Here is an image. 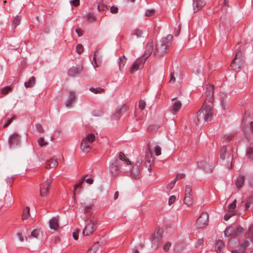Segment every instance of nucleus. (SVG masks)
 Instances as JSON below:
<instances>
[{"label": "nucleus", "mask_w": 253, "mask_h": 253, "mask_svg": "<svg viewBox=\"0 0 253 253\" xmlns=\"http://www.w3.org/2000/svg\"><path fill=\"white\" fill-rule=\"evenodd\" d=\"M162 239V232L159 230H156L149 238L151 243V248L154 250L157 249L159 247Z\"/></svg>", "instance_id": "nucleus-5"}, {"label": "nucleus", "mask_w": 253, "mask_h": 253, "mask_svg": "<svg viewBox=\"0 0 253 253\" xmlns=\"http://www.w3.org/2000/svg\"><path fill=\"white\" fill-rule=\"evenodd\" d=\"M87 19L88 22H92L95 20V17L93 15L89 14L87 15Z\"/></svg>", "instance_id": "nucleus-54"}, {"label": "nucleus", "mask_w": 253, "mask_h": 253, "mask_svg": "<svg viewBox=\"0 0 253 253\" xmlns=\"http://www.w3.org/2000/svg\"><path fill=\"white\" fill-rule=\"evenodd\" d=\"M97 7L99 11H104L107 8L106 5L102 1L98 3Z\"/></svg>", "instance_id": "nucleus-44"}, {"label": "nucleus", "mask_w": 253, "mask_h": 253, "mask_svg": "<svg viewBox=\"0 0 253 253\" xmlns=\"http://www.w3.org/2000/svg\"><path fill=\"white\" fill-rule=\"evenodd\" d=\"M206 4L205 0H193L194 12L196 13L200 10Z\"/></svg>", "instance_id": "nucleus-12"}, {"label": "nucleus", "mask_w": 253, "mask_h": 253, "mask_svg": "<svg viewBox=\"0 0 253 253\" xmlns=\"http://www.w3.org/2000/svg\"><path fill=\"white\" fill-rule=\"evenodd\" d=\"M30 216V208L29 207H26L23 211L22 214V219L26 220Z\"/></svg>", "instance_id": "nucleus-33"}, {"label": "nucleus", "mask_w": 253, "mask_h": 253, "mask_svg": "<svg viewBox=\"0 0 253 253\" xmlns=\"http://www.w3.org/2000/svg\"><path fill=\"white\" fill-rule=\"evenodd\" d=\"M71 4H73L75 6H77L80 4V0H73L70 1Z\"/></svg>", "instance_id": "nucleus-62"}, {"label": "nucleus", "mask_w": 253, "mask_h": 253, "mask_svg": "<svg viewBox=\"0 0 253 253\" xmlns=\"http://www.w3.org/2000/svg\"><path fill=\"white\" fill-rule=\"evenodd\" d=\"M185 176V175L184 173H178L176 175V176L174 180H175L176 181H177V180L178 179H182V178H184Z\"/></svg>", "instance_id": "nucleus-58"}, {"label": "nucleus", "mask_w": 253, "mask_h": 253, "mask_svg": "<svg viewBox=\"0 0 253 253\" xmlns=\"http://www.w3.org/2000/svg\"><path fill=\"white\" fill-rule=\"evenodd\" d=\"M248 242H245L241 246V248L237 251L232 252L233 253H244L245 251L246 247L248 246Z\"/></svg>", "instance_id": "nucleus-35"}, {"label": "nucleus", "mask_w": 253, "mask_h": 253, "mask_svg": "<svg viewBox=\"0 0 253 253\" xmlns=\"http://www.w3.org/2000/svg\"><path fill=\"white\" fill-rule=\"evenodd\" d=\"M38 142L41 147L45 146L47 145V142L44 141V139L42 137L40 138L38 140Z\"/></svg>", "instance_id": "nucleus-43"}, {"label": "nucleus", "mask_w": 253, "mask_h": 253, "mask_svg": "<svg viewBox=\"0 0 253 253\" xmlns=\"http://www.w3.org/2000/svg\"><path fill=\"white\" fill-rule=\"evenodd\" d=\"M213 116L212 107L211 105L205 102L202 108L197 113L195 123L198 126L206 125L211 121Z\"/></svg>", "instance_id": "nucleus-1"}, {"label": "nucleus", "mask_w": 253, "mask_h": 253, "mask_svg": "<svg viewBox=\"0 0 253 253\" xmlns=\"http://www.w3.org/2000/svg\"><path fill=\"white\" fill-rule=\"evenodd\" d=\"M153 151L156 156H160L162 154V148L159 145L157 144L155 146Z\"/></svg>", "instance_id": "nucleus-38"}, {"label": "nucleus", "mask_w": 253, "mask_h": 253, "mask_svg": "<svg viewBox=\"0 0 253 253\" xmlns=\"http://www.w3.org/2000/svg\"><path fill=\"white\" fill-rule=\"evenodd\" d=\"M245 177L244 176H240L236 180V184L238 188L242 187L244 183Z\"/></svg>", "instance_id": "nucleus-27"}, {"label": "nucleus", "mask_w": 253, "mask_h": 253, "mask_svg": "<svg viewBox=\"0 0 253 253\" xmlns=\"http://www.w3.org/2000/svg\"><path fill=\"white\" fill-rule=\"evenodd\" d=\"M145 62V59H143L142 57L138 58L131 66L130 68V73L132 74L140 68H142Z\"/></svg>", "instance_id": "nucleus-9"}, {"label": "nucleus", "mask_w": 253, "mask_h": 253, "mask_svg": "<svg viewBox=\"0 0 253 253\" xmlns=\"http://www.w3.org/2000/svg\"><path fill=\"white\" fill-rule=\"evenodd\" d=\"M119 157L120 160L126 162L127 165L130 164V161L128 160V159L126 156L125 154L123 152H120Z\"/></svg>", "instance_id": "nucleus-31"}, {"label": "nucleus", "mask_w": 253, "mask_h": 253, "mask_svg": "<svg viewBox=\"0 0 253 253\" xmlns=\"http://www.w3.org/2000/svg\"><path fill=\"white\" fill-rule=\"evenodd\" d=\"M234 214L233 213H231L229 212L228 213H227L224 217V219L225 220H227L229 219L231 217H232Z\"/></svg>", "instance_id": "nucleus-59"}, {"label": "nucleus", "mask_w": 253, "mask_h": 253, "mask_svg": "<svg viewBox=\"0 0 253 253\" xmlns=\"http://www.w3.org/2000/svg\"><path fill=\"white\" fill-rule=\"evenodd\" d=\"M133 34L136 36L137 38L144 37L146 35L142 30L137 29L133 31Z\"/></svg>", "instance_id": "nucleus-29"}, {"label": "nucleus", "mask_w": 253, "mask_h": 253, "mask_svg": "<svg viewBox=\"0 0 253 253\" xmlns=\"http://www.w3.org/2000/svg\"><path fill=\"white\" fill-rule=\"evenodd\" d=\"M246 236L248 238L253 240V225H251L249 227L248 231L246 233Z\"/></svg>", "instance_id": "nucleus-36"}, {"label": "nucleus", "mask_w": 253, "mask_h": 253, "mask_svg": "<svg viewBox=\"0 0 253 253\" xmlns=\"http://www.w3.org/2000/svg\"><path fill=\"white\" fill-rule=\"evenodd\" d=\"M126 58L125 57V55L122 56L120 58V60L119 62V69L120 71H122V70L124 68L125 65L126 64Z\"/></svg>", "instance_id": "nucleus-28"}, {"label": "nucleus", "mask_w": 253, "mask_h": 253, "mask_svg": "<svg viewBox=\"0 0 253 253\" xmlns=\"http://www.w3.org/2000/svg\"><path fill=\"white\" fill-rule=\"evenodd\" d=\"M83 70V67L81 65H78L76 67H72L68 71V75L74 77L80 73Z\"/></svg>", "instance_id": "nucleus-16"}, {"label": "nucleus", "mask_w": 253, "mask_h": 253, "mask_svg": "<svg viewBox=\"0 0 253 253\" xmlns=\"http://www.w3.org/2000/svg\"><path fill=\"white\" fill-rule=\"evenodd\" d=\"M213 92H214V87L212 85H209L207 87L206 90V94L207 95V98L206 101V102L208 101L209 102L211 103L213 101Z\"/></svg>", "instance_id": "nucleus-11"}, {"label": "nucleus", "mask_w": 253, "mask_h": 253, "mask_svg": "<svg viewBox=\"0 0 253 253\" xmlns=\"http://www.w3.org/2000/svg\"><path fill=\"white\" fill-rule=\"evenodd\" d=\"M20 137L17 133L12 134L8 139V142L10 148H15L20 143Z\"/></svg>", "instance_id": "nucleus-10"}, {"label": "nucleus", "mask_w": 253, "mask_h": 253, "mask_svg": "<svg viewBox=\"0 0 253 253\" xmlns=\"http://www.w3.org/2000/svg\"><path fill=\"white\" fill-rule=\"evenodd\" d=\"M153 51V42L151 41L147 44L146 46L145 51L142 57L143 59L146 60L148 58L150 55L152 54Z\"/></svg>", "instance_id": "nucleus-13"}, {"label": "nucleus", "mask_w": 253, "mask_h": 253, "mask_svg": "<svg viewBox=\"0 0 253 253\" xmlns=\"http://www.w3.org/2000/svg\"><path fill=\"white\" fill-rule=\"evenodd\" d=\"M89 91L93 92L94 94H101L104 92V89L101 87L93 88L90 87L89 89Z\"/></svg>", "instance_id": "nucleus-32"}, {"label": "nucleus", "mask_w": 253, "mask_h": 253, "mask_svg": "<svg viewBox=\"0 0 253 253\" xmlns=\"http://www.w3.org/2000/svg\"><path fill=\"white\" fill-rule=\"evenodd\" d=\"M236 60L233 59L231 63V67L234 70L239 68V67L236 63Z\"/></svg>", "instance_id": "nucleus-51"}, {"label": "nucleus", "mask_w": 253, "mask_h": 253, "mask_svg": "<svg viewBox=\"0 0 253 253\" xmlns=\"http://www.w3.org/2000/svg\"><path fill=\"white\" fill-rule=\"evenodd\" d=\"M98 226L97 220L94 217L90 218L85 223L83 234L84 236L92 234L96 230Z\"/></svg>", "instance_id": "nucleus-4"}, {"label": "nucleus", "mask_w": 253, "mask_h": 253, "mask_svg": "<svg viewBox=\"0 0 253 253\" xmlns=\"http://www.w3.org/2000/svg\"><path fill=\"white\" fill-rule=\"evenodd\" d=\"M197 166L201 169L211 170V166L209 160H200L197 162Z\"/></svg>", "instance_id": "nucleus-15"}, {"label": "nucleus", "mask_w": 253, "mask_h": 253, "mask_svg": "<svg viewBox=\"0 0 253 253\" xmlns=\"http://www.w3.org/2000/svg\"><path fill=\"white\" fill-rule=\"evenodd\" d=\"M11 90L12 88L10 86H6L1 89V93L3 94H7Z\"/></svg>", "instance_id": "nucleus-41"}, {"label": "nucleus", "mask_w": 253, "mask_h": 253, "mask_svg": "<svg viewBox=\"0 0 253 253\" xmlns=\"http://www.w3.org/2000/svg\"><path fill=\"white\" fill-rule=\"evenodd\" d=\"M84 50V47L81 44H78L76 47V51L78 53L81 54Z\"/></svg>", "instance_id": "nucleus-45"}, {"label": "nucleus", "mask_w": 253, "mask_h": 253, "mask_svg": "<svg viewBox=\"0 0 253 253\" xmlns=\"http://www.w3.org/2000/svg\"><path fill=\"white\" fill-rule=\"evenodd\" d=\"M16 116L14 115L11 119H8L7 122L3 126V127H7L12 122V120L15 119Z\"/></svg>", "instance_id": "nucleus-47"}, {"label": "nucleus", "mask_w": 253, "mask_h": 253, "mask_svg": "<svg viewBox=\"0 0 253 253\" xmlns=\"http://www.w3.org/2000/svg\"><path fill=\"white\" fill-rule=\"evenodd\" d=\"M203 243V240L202 239H199L196 243H195V247L196 248L199 247L200 246H201Z\"/></svg>", "instance_id": "nucleus-63"}, {"label": "nucleus", "mask_w": 253, "mask_h": 253, "mask_svg": "<svg viewBox=\"0 0 253 253\" xmlns=\"http://www.w3.org/2000/svg\"><path fill=\"white\" fill-rule=\"evenodd\" d=\"M176 197L174 196H171L169 199V205L170 206L175 201Z\"/></svg>", "instance_id": "nucleus-56"}, {"label": "nucleus", "mask_w": 253, "mask_h": 253, "mask_svg": "<svg viewBox=\"0 0 253 253\" xmlns=\"http://www.w3.org/2000/svg\"><path fill=\"white\" fill-rule=\"evenodd\" d=\"M224 243L222 240H218L215 246V251L217 253H220L224 248Z\"/></svg>", "instance_id": "nucleus-20"}, {"label": "nucleus", "mask_w": 253, "mask_h": 253, "mask_svg": "<svg viewBox=\"0 0 253 253\" xmlns=\"http://www.w3.org/2000/svg\"><path fill=\"white\" fill-rule=\"evenodd\" d=\"M121 115H122L120 113V112L117 111V112L113 116V118L115 120H118L120 118Z\"/></svg>", "instance_id": "nucleus-61"}, {"label": "nucleus", "mask_w": 253, "mask_h": 253, "mask_svg": "<svg viewBox=\"0 0 253 253\" xmlns=\"http://www.w3.org/2000/svg\"><path fill=\"white\" fill-rule=\"evenodd\" d=\"M158 128V126L156 125H152L148 128V131L153 132L157 130Z\"/></svg>", "instance_id": "nucleus-46"}, {"label": "nucleus", "mask_w": 253, "mask_h": 253, "mask_svg": "<svg viewBox=\"0 0 253 253\" xmlns=\"http://www.w3.org/2000/svg\"><path fill=\"white\" fill-rule=\"evenodd\" d=\"M149 151H150L149 155H150V157H149L148 156V155L147 154V156L146 157V162L145 163L146 167H150L151 165L152 164V163H153V160H154V159L152 157V153H151L150 149L149 150Z\"/></svg>", "instance_id": "nucleus-24"}, {"label": "nucleus", "mask_w": 253, "mask_h": 253, "mask_svg": "<svg viewBox=\"0 0 253 253\" xmlns=\"http://www.w3.org/2000/svg\"><path fill=\"white\" fill-rule=\"evenodd\" d=\"M127 109V107L126 106H123L118 111L120 112V113L122 115L124 113H125Z\"/></svg>", "instance_id": "nucleus-50"}, {"label": "nucleus", "mask_w": 253, "mask_h": 253, "mask_svg": "<svg viewBox=\"0 0 253 253\" xmlns=\"http://www.w3.org/2000/svg\"><path fill=\"white\" fill-rule=\"evenodd\" d=\"M244 231V228L240 226L236 228L231 226L226 229L224 231V234L227 237L237 236L243 233Z\"/></svg>", "instance_id": "nucleus-6"}, {"label": "nucleus", "mask_w": 253, "mask_h": 253, "mask_svg": "<svg viewBox=\"0 0 253 253\" xmlns=\"http://www.w3.org/2000/svg\"><path fill=\"white\" fill-rule=\"evenodd\" d=\"M36 83V78L34 77H32L29 79L28 82H25L24 85L26 88H31L33 87Z\"/></svg>", "instance_id": "nucleus-23"}, {"label": "nucleus", "mask_w": 253, "mask_h": 253, "mask_svg": "<svg viewBox=\"0 0 253 253\" xmlns=\"http://www.w3.org/2000/svg\"><path fill=\"white\" fill-rule=\"evenodd\" d=\"M227 154L228 155H230L231 154L229 153V152L227 151V149L225 147H223L220 151V158L222 160H224L225 159V155L226 154Z\"/></svg>", "instance_id": "nucleus-30"}, {"label": "nucleus", "mask_w": 253, "mask_h": 253, "mask_svg": "<svg viewBox=\"0 0 253 253\" xmlns=\"http://www.w3.org/2000/svg\"><path fill=\"white\" fill-rule=\"evenodd\" d=\"M81 205L83 206L85 213L89 212L92 209V204L91 203L86 204L85 202H83L81 203Z\"/></svg>", "instance_id": "nucleus-25"}, {"label": "nucleus", "mask_w": 253, "mask_h": 253, "mask_svg": "<svg viewBox=\"0 0 253 253\" xmlns=\"http://www.w3.org/2000/svg\"><path fill=\"white\" fill-rule=\"evenodd\" d=\"M172 101H173V103L171 106V111L173 114H175L181 109L182 103L180 101L176 100L175 98H172Z\"/></svg>", "instance_id": "nucleus-14"}, {"label": "nucleus", "mask_w": 253, "mask_h": 253, "mask_svg": "<svg viewBox=\"0 0 253 253\" xmlns=\"http://www.w3.org/2000/svg\"><path fill=\"white\" fill-rule=\"evenodd\" d=\"M242 52L240 49H238L236 52V55L235 58L233 59H235L237 61L238 63H239L241 62L242 60Z\"/></svg>", "instance_id": "nucleus-26"}, {"label": "nucleus", "mask_w": 253, "mask_h": 253, "mask_svg": "<svg viewBox=\"0 0 253 253\" xmlns=\"http://www.w3.org/2000/svg\"><path fill=\"white\" fill-rule=\"evenodd\" d=\"M24 232V229H21L19 231H18L17 233V236L19 239V240L21 242H23L24 241V238L23 236V233Z\"/></svg>", "instance_id": "nucleus-42"}, {"label": "nucleus", "mask_w": 253, "mask_h": 253, "mask_svg": "<svg viewBox=\"0 0 253 253\" xmlns=\"http://www.w3.org/2000/svg\"><path fill=\"white\" fill-rule=\"evenodd\" d=\"M110 11L112 13L115 14L118 13V8L117 7L115 6H112L110 8Z\"/></svg>", "instance_id": "nucleus-60"}, {"label": "nucleus", "mask_w": 253, "mask_h": 253, "mask_svg": "<svg viewBox=\"0 0 253 253\" xmlns=\"http://www.w3.org/2000/svg\"><path fill=\"white\" fill-rule=\"evenodd\" d=\"M140 164V163H139L138 165L133 167V168L132 169V170L131 171V175L132 177L134 179H137L139 178L140 174V170L138 168V166Z\"/></svg>", "instance_id": "nucleus-19"}, {"label": "nucleus", "mask_w": 253, "mask_h": 253, "mask_svg": "<svg viewBox=\"0 0 253 253\" xmlns=\"http://www.w3.org/2000/svg\"><path fill=\"white\" fill-rule=\"evenodd\" d=\"M176 182V181L174 180L171 183L168 184V185L167 186V188L169 190L172 189L173 188V187L174 186V185H175Z\"/></svg>", "instance_id": "nucleus-52"}, {"label": "nucleus", "mask_w": 253, "mask_h": 253, "mask_svg": "<svg viewBox=\"0 0 253 253\" xmlns=\"http://www.w3.org/2000/svg\"><path fill=\"white\" fill-rule=\"evenodd\" d=\"M36 127L37 130L39 132H44V130L42 128V126L41 124H36Z\"/></svg>", "instance_id": "nucleus-53"}, {"label": "nucleus", "mask_w": 253, "mask_h": 253, "mask_svg": "<svg viewBox=\"0 0 253 253\" xmlns=\"http://www.w3.org/2000/svg\"><path fill=\"white\" fill-rule=\"evenodd\" d=\"M192 189L189 185H186L185 190V195H192Z\"/></svg>", "instance_id": "nucleus-49"}, {"label": "nucleus", "mask_w": 253, "mask_h": 253, "mask_svg": "<svg viewBox=\"0 0 253 253\" xmlns=\"http://www.w3.org/2000/svg\"><path fill=\"white\" fill-rule=\"evenodd\" d=\"M183 202L188 207L191 206L193 204L192 195H185Z\"/></svg>", "instance_id": "nucleus-22"}, {"label": "nucleus", "mask_w": 253, "mask_h": 253, "mask_svg": "<svg viewBox=\"0 0 253 253\" xmlns=\"http://www.w3.org/2000/svg\"><path fill=\"white\" fill-rule=\"evenodd\" d=\"M96 136L94 133H90L83 138L81 143V150L85 153H88L92 147V144L95 141Z\"/></svg>", "instance_id": "nucleus-3"}, {"label": "nucleus", "mask_w": 253, "mask_h": 253, "mask_svg": "<svg viewBox=\"0 0 253 253\" xmlns=\"http://www.w3.org/2000/svg\"><path fill=\"white\" fill-rule=\"evenodd\" d=\"M75 93L73 91H70L69 92V98L65 103L66 107L71 108L72 107V104L75 101Z\"/></svg>", "instance_id": "nucleus-18"}, {"label": "nucleus", "mask_w": 253, "mask_h": 253, "mask_svg": "<svg viewBox=\"0 0 253 253\" xmlns=\"http://www.w3.org/2000/svg\"><path fill=\"white\" fill-rule=\"evenodd\" d=\"M51 182L52 179H47L41 185L40 188V195L41 196L44 197L47 196Z\"/></svg>", "instance_id": "nucleus-8"}, {"label": "nucleus", "mask_w": 253, "mask_h": 253, "mask_svg": "<svg viewBox=\"0 0 253 253\" xmlns=\"http://www.w3.org/2000/svg\"><path fill=\"white\" fill-rule=\"evenodd\" d=\"M236 207V200H234L231 204L228 206V211L232 212Z\"/></svg>", "instance_id": "nucleus-40"}, {"label": "nucleus", "mask_w": 253, "mask_h": 253, "mask_svg": "<svg viewBox=\"0 0 253 253\" xmlns=\"http://www.w3.org/2000/svg\"><path fill=\"white\" fill-rule=\"evenodd\" d=\"M139 108L143 110L145 107V102L143 100H140L139 102Z\"/></svg>", "instance_id": "nucleus-55"}, {"label": "nucleus", "mask_w": 253, "mask_h": 253, "mask_svg": "<svg viewBox=\"0 0 253 253\" xmlns=\"http://www.w3.org/2000/svg\"><path fill=\"white\" fill-rule=\"evenodd\" d=\"M171 245V243L170 242H167L163 246V250L165 252H167L169 251V248Z\"/></svg>", "instance_id": "nucleus-48"}, {"label": "nucleus", "mask_w": 253, "mask_h": 253, "mask_svg": "<svg viewBox=\"0 0 253 253\" xmlns=\"http://www.w3.org/2000/svg\"><path fill=\"white\" fill-rule=\"evenodd\" d=\"M103 242H97L95 244H94L92 246V247L91 248V249L95 251V253L97 252V251H98L100 248V247L103 244Z\"/></svg>", "instance_id": "nucleus-39"}, {"label": "nucleus", "mask_w": 253, "mask_h": 253, "mask_svg": "<svg viewBox=\"0 0 253 253\" xmlns=\"http://www.w3.org/2000/svg\"><path fill=\"white\" fill-rule=\"evenodd\" d=\"M173 38L171 35H169L165 38H162L156 43V51L154 52L155 56L159 57L162 56L168 49L169 43Z\"/></svg>", "instance_id": "nucleus-2"}, {"label": "nucleus", "mask_w": 253, "mask_h": 253, "mask_svg": "<svg viewBox=\"0 0 253 253\" xmlns=\"http://www.w3.org/2000/svg\"><path fill=\"white\" fill-rule=\"evenodd\" d=\"M209 222V214L206 212H203L197 219L196 226L197 228H201L206 226Z\"/></svg>", "instance_id": "nucleus-7"}, {"label": "nucleus", "mask_w": 253, "mask_h": 253, "mask_svg": "<svg viewBox=\"0 0 253 253\" xmlns=\"http://www.w3.org/2000/svg\"><path fill=\"white\" fill-rule=\"evenodd\" d=\"M80 231V230H76V232H74L73 233V237L74 239L77 240L78 239V233Z\"/></svg>", "instance_id": "nucleus-64"}, {"label": "nucleus", "mask_w": 253, "mask_h": 253, "mask_svg": "<svg viewBox=\"0 0 253 253\" xmlns=\"http://www.w3.org/2000/svg\"><path fill=\"white\" fill-rule=\"evenodd\" d=\"M49 224L50 229L55 231L57 230L59 228L58 218L53 217L49 221Z\"/></svg>", "instance_id": "nucleus-17"}, {"label": "nucleus", "mask_w": 253, "mask_h": 253, "mask_svg": "<svg viewBox=\"0 0 253 253\" xmlns=\"http://www.w3.org/2000/svg\"><path fill=\"white\" fill-rule=\"evenodd\" d=\"M155 10L154 9L148 10L146 12L145 16L149 17L154 14Z\"/></svg>", "instance_id": "nucleus-57"}, {"label": "nucleus", "mask_w": 253, "mask_h": 253, "mask_svg": "<svg viewBox=\"0 0 253 253\" xmlns=\"http://www.w3.org/2000/svg\"><path fill=\"white\" fill-rule=\"evenodd\" d=\"M58 165V162L55 159H50L48 160L46 164V168L50 169L55 168Z\"/></svg>", "instance_id": "nucleus-21"}, {"label": "nucleus", "mask_w": 253, "mask_h": 253, "mask_svg": "<svg viewBox=\"0 0 253 253\" xmlns=\"http://www.w3.org/2000/svg\"><path fill=\"white\" fill-rule=\"evenodd\" d=\"M21 21V17L19 16H16L13 19L12 27L15 29L18 25H19Z\"/></svg>", "instance_id": "nucleus-34"}, {"label": "nucleus", "mask_w": 253, "mask_h": 253, "mask_svg": "<svg viewBox=\"0 0 253 253\" xmlns=\"http://www.w3.org/2000/svg\"><path fill=\"white\" fill-rule=\"evenodd\" d=\"M40 235V230L38 229H34L30 233V235H28L29 237H33L37 239Z\"/></svg>", "instance_id": "nucleus-37"}]
</instances>
